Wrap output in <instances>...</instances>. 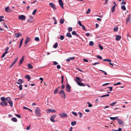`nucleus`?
<instances>
[{
	"mask_svg": "<svg viewBox=\"0 0 131 131\" xmlns=\"http://www.w3.org/2000/svg\"><path fill=\"white\" fill-rule=\"evenodd\" d=\"M76 124V122L75 121H74L72 122L71 123V125L73 126L75 125Z\"/></svg>",
	"mask_w": 131,
	"mask_h": 131,
	"instance_id": "72a5a7b5",
	"label": "nucleus"
},
{
	"mask_svg": "<svg viewBox=\"0 0 131 131\" xmlns=\"http://www.w3.org/2000/svg\"><path fill=\"white\" fill-rule=\"evenodd\" d=\"M76 78L77 80H78V81H79L81 82H82V80L81 79L78 77H76Z\"/></svg>",
	"mask_w": 131,
	"mask_h": 131,
	"instance_id": "2f4dec72",
	"label": "nucleus"
},
{
	"mask_svg": "<svg viewBox=\"0 0 131 131\" xmlns=\"http://www.w3.org/2000/svg\"><path fill=\"white\" fill-rule=\"evenodd\" d=\"M110 95L109 94H107L105 95H102L101 96H100V97H105L106 96H108Z\"/></svg>",
	"mask_w": 131,
	"mask_h": 131,
	"instance_id": "a19ab883",
	"label": "nucleus"
},
{
	"mask_svg": "<svg viewBox=\"0 0 131 131\" xmlns=\"http://www.w3.org/2000/svg\"><path fill=\"white\" fill-rule=\"evenodd\" d=\"M64 19H61L60 20V23L61 24H63L64 23Z\"/></svg>",
	"mask_w": 131,
	"mask_h": 131,
	"instance_id": "473e14b6",
	"label": "nucleus"
},
{
	"mask_svg": "<svg viewBox=\"0 0 131 131\" xmlns=\"http://www.w3.org/2000/svg\"><path fill=\"white\" fill-rule=\"evenodd\" d=\"M96 57L101 60H102V57L101 56L99 55L97 56Z\"/></svg>",
	"mask_w": 131,
	"mask_h": 131,
	"instance_id": "49530a36",
	"label": "nucleus"
},
{
	"mask_svg": "<svg viewBox=\"0 0 131 131\" xmlns=\"http://www.w3.org/2000/svg\"><path fill=\"white\" fill-rule=\"evenodd\" d=\"M58 46V43L57 42L53 46V47L56 48H57Z\"/></svg>",
	"mask_w": 131,
	"mask_h": 131,
	"instance_id": "7c9ffc66",
	"label": "nucleus"
},
{
	"mask_svg": "<svg viewBox=\"0 0 131 131\" xmlns=\"http://www.w3.org/2000/svg\"><path fill=\"white\" fill-rule=\"evenodd\" d=\"M23 39H24V38H22L21 40L20 41L19 45V48H20L21 47V46Z\"/></svg>",
	"mask_w": 131,
	"mask_h": 131,
	"instance_id": "a211bd4d",
	"label": "nucleus"
},
{
	"mask_svg": "<svg viewBox=\"0 0 131 131\" xmlns=\"http://www.w3.org/2000/svg\"><path fill=\"white\" fill-rule=\"evenodd\" d=\"M23 82L22 81V80L21 79H19L18 80V82H17L16 83L19 84H21Z\"/></svg>",
	"mask_w": 131,
	"mask_h": 131,
	"instance_id": "aec40b11",
	"label": "nucleus"
},
{
	"mask_svg": "<svg viewBox=\"0 0 131 131\" xmlns=\"http://www.w3.org/2000/svg\"><path fill=\"white\" fill-rule=\"evenodd\" d=\"M109 89H110V91H112V89L113 88L112 87H107Z\"/></svg>",
	"mask_w": 131,
	"mask_h": 131,
	"instance_id": "774afa93",
	"label": "nucleus"
},
{
	"mask_svg": "<svg viewBox=\"0 0 131 131\" xmlns=\"http://www.w3.org/2000/svg\"><path fill=\"white\" fill-rule=\"evenodd\" d=\"M81 26L82 27V29H83V30L85 31H86V29L84 26H83V25H82Z\"/></svg>",
	"mask_w": 131,
	"mask_h": 131,
	"instance_id": "864d4df0",
	"label": "nucleus"
},
{
	"mask_svg": "<svg viewBox=\"0 0 131 131\" xmlns=\"http://www.w3.org/2000/svg\"><path fill=\"white\" fill-rule=\"evenodd\" d=\"M117 103L116 102H114L112 103L111 104V105L112 106H113L114 105H115Z\"/></svg>",
	"mask_w": 131,
	"mask_h": 131,
	"instance_id": "0e129e2a",
	"label": "nucleus"
},
{
	"mask_svg": "<svg viewBox=\"0 0 131 131\" xmlns=\"http://www.w3.org/2000/svg\"><path fill=\"white\" fill-rule=\"evenodd\" d=\"M59 4L61 6H62L63 5V4L62 0H59Z\"/></svg>",
	"mask_w": 131,
	"mask_h": 131,
	"instance_id": "412c9836",
	"label": "nucleus"
},
{
	"mask_svg": "<svg viewBox=\"0 0 131 131\" xmlns=\"http://www.w3.org/2000/svg\"><path fill=\"white\" fill-rule=\"evenodd\" d=\"M100 63L99 62H96L94 63V64H92L93 66H95L97 64H99Z\"/></svg>",
	"mask_w": 131,
	"mask_h": 131,
	"instance_id": "bf43d9fd",
	"label": "nucleus"
},
{
	"mask_svg": "<svg viewBox=\"0 0 131 131\" xmlns=\"http://www.w3.org/2000/svg\"><path fill=\"white\" fill-rule=\"evenodd\" d=\"M18 59V57H17L16 58L15 60H14V61L12 63H13V64L14 65L15 64V63L16 62V61H17Z\"/></svg>",
	"mask_w": 131,
	"mask_h": 131,
	"instance_id": "393cba45",
	"label": "nucleus"
},
{
	"mask_svg": "<svg viewBox=\"0 0 131 131\" xmlns=\"http://www.w3.org/2000/svg\"><path fill=\"white\" fill-rule=\"evenodd\" d=\"M6 52H4V53H3L1 57V58H3L5 56V54H6Z\"/></svg>",
	"mask_w": 131,
	"mask_h": 131,
	"instance_id": "338daca9",
	"label": "nucleus"
},
{
	"mask_svg": "<svg viewBox=\"0 0 131 131\" xmlns=\"http://www.w3.org/2000/svg\"><path fill=\"white\" fill-rule=\"evenodd\" d=\"M130 16L128 17L127 18V19H126V23L128 22H129L130 21Z\"/></svg>",
	"mask_w": 131,
	"mask_h": 131,
	"instance_id": "4c0bfd02",
	"label": "nucleus"
},
{
	"mask_svg": "<svg viewBox=\"0 0 131 131\" xmlns=\"http://www.w3.org/2000/svg\"><path fill=\"white\" fill-rule=\"evenodd\" d=\"M72 30V28L71 27H69L68 28V30L69 32L71 31Z\"/></svg>",
	"mask_w": 131,
	"mask_h": 131,
	"instance_id": "a18cd8bd",
	"label": "nucleus"
},
{
	"mask_svg": "<svg viewBox=\"0 0 131 131\" xmlns=\"http://www.w3.org/2000/svg\"><path fill=\"white\" fill-rule=\"evenodd\" d=\"M25 78L28 79V81H29L31 79L29 75H26L25 76Z\"/></svg>",
	"mask_w": 131,
	"mask_h": 131,
	"instance_id": "4be33fe9",
	"label": "nucleus"
},
{
	"mask_svg": "<svg viewBox=\"0 0 131 131\" xmlns=\"http://www.w3.org/2000/svg\"><path fill=\"white\" fill-rule=\"evenodd\" d=\"M28 68L30 69H33V66L31 64H28L27 65Z\"/></svg>",
	"mask_w": 131,
	"mask_h": 131,
	"instance_id": "dca6fc26",
	"label": "nucleus"
},
{
	"mask_svg": "<svg viewBox=\"0 0 131 131\" xmlns=\"http://www.w3.org/2000/svg\"><path fill=\"white\" fill-rule=\"evenodd\" d=\"M7 103L5 101L2 102L0 103V105L2 106H5L7 105Z\"/></svg>",
	"mask_w": 131,
	"mask_h": 131,
	"instance_id": "1a4fd4ad",
	"label": "nucleus"
},
{
	"mask_svg": "<svg viewBox=\"0 0 131 131\" xmlns=\"http://www.w3.org/2000/svg\"><path fill=\"white\" fill-rule=\"evenodd\" d=\"M71 87L69 84H67L66 87V90L67 92H70Z\"/></svg>",
	"mask_w": 131,
	"mask_h": 131,
	"instance_id": "423d86ee",
	"label": "nucleus"
},
{
	"mask_svg": "<svg viewBox=\"0 0 131 131\" xmlns=\"http://www.w3.org/2000/svg\"><path fill=\"white\" fill-rule=\"evenodd\" d=\"M30 38H29L28 37H27L25 41V43H28V42H30Z\"/></svg>",
	"mask_w": 131,
	"mask_h": 131,
	"instance_id": "f8f14e48",
	"label": "nucleus"
},
{
	"mask_svg": "<svg viewBox=\"0 0 131 131\" xmlns=\"http://www.w3.org/2000/svg\"><path fill=\"white\" fill-rule=\"evenodd\" d=\"M15 116H17V117H18V118H21V116L20 115H18V114H16V115H15Z\"/></svg>",
	"mask_w": 131,
	"mask_h": 131,
	"instance_id": "69168bd1",
	"label": "nucleus"
},
{
	"mask_svg": "<svg viewBox=\"0 0 131 131\" xmlns=\"http://www.w3.org/2000/svg\"><path fill=\"white\" fill-rule=\"evenodd\" d=\"M122 130L121 128L119 127L118 128V130H116L115 129H113V131H121V130Z\"/></svg>",
	"mask_w": 131,
	"mask_h": 131,
	"instance_id": "09e8293b",
	"label": "nucleus"
},
{
	"mask_svg": "<svg viewBox=\"0 0 131 131\" xmlns=\"http://www.w3.org/2000/svg\"><path fill=\"white\" fill-rule=\"evenodd\" d=\"M18 18L20 20H24L26 19V17L24 15H20L19 16Z\"/></svg>",
	"mask_w": 131,
	"mask_h": 131,
	"instance_id": "39448f33",
	"label": "nucleus"
},
{
	"mask_svg": "<svg viewBox=\"0 0 131 131\" xmlns=\"http://www.w3.org/2000/svg\"><path fill=\"white\" fill-rule=\"evenodd\" d=\"M121 36L119 35H117L116 36L115 38V39L117 41L121 39Z\"/></svg>",
	"mask_w": 131,
	"mask_h": 131,
	"instance_id": "ddd939ff",
	"label": "nucleus"
},
{
	"mask_svg": "<svg viewBox=\"0 0 131 131\" xmlns=\"http://www.w3.org/2000/svg\"><path fill=\"white\" fill-rule=\"evenodd\" d=\"M121 9L124 10H126V7L125 6L123 5L121 6Z\"/></svg>",
	"mask_w": 131,
	"mask_h": 131,
	"instance_id": "f704fd0d",
	"label": "nucleus"
},
{
	"mask_svg": "<svg viewBox=\"0 0 131 131\" xmlns=\"http://www.w3.org/2000/svg\"><path fill=\"white\" fill-rule=\"evenodd\" d=\"M72 113L73 115H75V116H77L78 115V114H77V113L75 112H72Z\"/></svg>",
	"mask_w": 131,
	"mask_h": 131,
	"instance_id": "680f3d73",
	"label": "nucleus"
},
{
	"mask_svg": "<svg viewBox=\"0 0 131 131\" xmlns=\"http://www.w3.org/2000/svg\"><path fill=\"white\" fill-rule=\"evenodd\" d=\"M64 38V36L63 35H61L60 36V37L59 38V39H61V40H63V39Z\"/></svg>",
	"mask_w": 131,
	"mask_h": 131,
	"instance_id": "79ce46f5",
	"label": "nucleus"
},
{
	"mask_svg": "<svg viewBox=\"0 0 131 131\" xmlns=\"http://www.w3.org/2000/svg\"><path fill=\"white\" fill-rule=\"evenodd\" d=\"M37 12V10L36 9H35L34 11H33V12L32 13V14L34 15L36 14V13Z\"/></svg>",
	"mask_w": 131,
	"mask_h": 131,
	"instance_id": "c03bdc74",
	"label": "nucleus"
},
{
	"mask_svg": "<svg viewBox=\"0 0 131 131\" xmlns=\"http://www.w3.org/2000/svg\"><path fill=\"white\" fill-rule=\"evenodd\" d=\"M118 28L117 26L114 28L113 30L115 31H118Z\"/></svg>",
	"mask_w": 131,
	"mask_h": 131,
	"instance_id": "bb28decb",
	"label": "nucleus"
},
{
	"mask_svg": "<svg viewBox=\"0 0 131 131\" xmlns=\"http://www.w3.org/2000/svg\"><path fill=\"white\" fill-rule=\"evenodd\" d=\"M110 118L113 121L115 120V119H116L117 120L119 118H118V117H110Z\"/></svg>",
	"mask_w": 131,
	"mask_h": 131,
	"instance_id": "6ab92c4d",
	"label": "nucleus"
},
{
	"mask_svg": "<svg viewBox=\"0 0 131 131\" xmlns=\"http://www.w3.org/2000/svg\"><path fill=\"white\" fill-rule=\"evenodd\" d=\"M27 21L28 22L31 23L33 21V19L32 18H30Z\"/></svg>",
	"mask_w": 131,
	"mask_h": 131,
	"instance_id": "c9c22d12",
	"label": "nucleus"
},
{
	"mask_svg": "<svg viewBox=\"0 0 131 131\" xmlns=\"http://www.w3.org/2000/svg\"><path fill=\"white\" fill-rule=\"evenodd\" d=\"M58 92V88H56L54 91V94H56Z\"/></svg>",
	"mask_w": 131,
	"mask_h": 131,
	"instance_id": "58836bf2",
	"label": "nucleus"
},
{
	"mask_svg": "<svg viewBox=\"0 0 131 131\" xmlns=\"http://www.w3.org/2000/svg\"><path fill=\"white\" fill-rule=\"evenodd\" d=\"M66 36L70 38L72 37V36L70 32H68L66 34Z\"/></svg>",
	"mask_w": 131,
	"mask_h": 131,
	"instance_id": "b1692460",
	"label": "nucleus"
},
{
	"mask_svg": "<svg viewBox=\"0 0 131 131\" xmlns=\"http://www.w3.org/2000/svg\"><path fill=\"white\" fill-rule=\"evenodd\" d=\"M75 57H70L68 58L66 60L68 62H69L71 60L74 59H75Z\"/></svg>",
	"mask_w": 131,
	"mask_h": 131,
	"instance_id": "2eb2a0df",
	"label": "nucleus"
},
{
	"mask_svg": "<svg viewBox=\"0 0 131 131\" xmlns=\"http://www.w3.org/2000/svg\"><path fill=\"white\" fill-rule=\"evenodd\" d=\"M56 116V115L55 114H54L50 118V120L52 122H54L55 121L54 120V118Z\"/></svg>",
	"mask_w": 131,
	"mask_h": 131,
	"instance_id": "6e6552de",
	"label": "nucleus"
},
{
	"mask_svg": "<svg viewBox=\"0 0 131 131\" xmlns=\"http://www.w3.org/2000/svg\"><path fill=\"white\" fill-rule=\"evenodd\" d=\"M65 85L64 84H62L61 85V89H63L64 88Z\"/></svg>",
	"mask_w": 131,
	"mask_h": 131,
	"instance_id": "4d7b16f0",
	"label": "nucleus"
},
{
	"mask_svg": "<svg viewBox=\"0 0 131 131\" xmlns=\"http://www.w3.org/2000/svg\"><path fill=\"white\" fill-rule=\"evenodd\" d=\"M59 115L61 117H68V115L64 113H63L60 114Z\"/></svg>",
	"mask_w": 131,
	"mask_h": 131,
	"instance_id": "0eeeda50",
	"label": "nucleus"
},
{
	"mask_svg": "<svg viewBox=\"0 0 131 131\" xmlns=\"http://www.w3.org/2000/svg\"><path fill=\"white\" fill-rule=\"evenodd\" d=\"M94 45V43L93 41H90L89 42V45L91 46H93Z\"/></svg>",
	"mask_w": 131,
	"mask_h": 131,
	"instance_id": "e433bc0d",
	"label": "nucleus"
},
{
	"mask_svg": "<svg viewBox=\"0 0 131 131\" xmlns=\"http://www.w3.org/2000/svg\"><path fill=\"white\" fill-rule=\"evenodd\" d=\"M99 46L101 50H102L103 49V48L102 46L100 44H99Z\"/></svg>",
	"mask_w": 131,
	"mask_h": 131,
	"instance_id": "5fc2aeb1",
	"label": "nucleus"
},
{
	"mask_svg": "<svg viewBox=\"0 0 131 131\" xmlns=\"http://www.w3.org/2000/svg\"><path fill=\"white\" fill-rule=\"evenodd\" d=\"M15 37L17 38L18 37L20 36H21V34L20 32H19L18 33H15Z\"/></svg>",
	"mask_w": 131,
	"mask_h": 131,
	"instance_id": "f3484780",
	"label": "nucleus"
},
{
	"mask_svg": "<svg viewBox=\"0 0 131 131\" xmlns=\"http://www.w3.org/2000/svg\"><path fill=\"white\" fill-rule=\"evenodd\" d=\"M35 40L36 41H38L39 40V39L38 37H37L35 38Z\"/></svg>",
	"mask_w": 131,
	"mask_h": 131,
	"instance_id": "603ef678",
	"label": "nucleus"
},
{
	"mask_svg": "<svg viewBox=\"0 0 131 131\" xmlns=\"http://www.w3.org/2000/svg\"><path fill=\"white\" fill-rule=\"evenodd\" d=\"M9 48L8 47H6L5 50V52H6V53H8V50Z\"/></svg>",
	"mask_w": 131,
	"mask_h": 131,
	"instance_id": "de8ad7c7",
	"label": "nucleus"
},
{
	"mask_svg": "<svg viewBox=\"0 0 131 131\" xmlns=\"http://www.w3.org/2000/svg\"><path fill=\"white\" fill-rule=\"evenodd\" d=\"M46 111L47 113H49L50 112L55 113L56 112V111L55 110L51 109L46 110Z\"/></svg>",
	"mask_w": 131,
	"mask_h": 131,
	"instance_id": "20e7f679",
	"label": "nucleus"
},
{
	"mask_svg": "<svg viewBox=\"0 0 131 131\" xmlns=\"http://www.w3.org/2000/svg\"><path fill=\"white\" fill-rule=\"evenodd\" d=\"M39 111L40 109L38 107L36 108L35 109V113L37 117H40L41 115V114L39 112Z\"/></svg>",
	"mask_w": 131,
	"mask_h": 131,
	"instance_id": "f03ea898",
	"label": "nucleus"
},
{
	"mask_svg": "<svg viewBox=\"0 0 131 131\" xmlns=\"http://www.w3.org/2000/svg\"><path fill=\"white\" fill-rule=\"evenodd\" d=\"M103 61H108L110 62H111V60L110 59H104L103 60Z\"/></svg>",
	"mask_w": 131,
	"mask_h": 131,
	"instance_id": "c756f323",
	"label": "nucleus"
},
{
	"mask_svg": "<svg viewBox=\"0 0 131 131\" xmlns=\"http://www.w3.org/2000/svg\"><path fill=\"white\" fill-rule=\"evenodd\" d=\"M115 5H114L112 7V12H114L115 10Z\"/></svg>",
	"mask_w": 131,
	"mask_h": 131,
	"instance_id": "c85d7f7f",
	"label": "nucleus"
},
{
	"mask_svg": "<svg viewBox=\"0 0 131 131\" xmlns=\"http://www.w3.org/2000/svg\"><path fill=\"white\" fill-rule=\"evenodd\" d=\"M78 23L80 27L82 25L81 24V21H78Z\"/></svg>",
	"mask_w": 131,
	"mask_h": 131,
	"instance_id": "13d9d810",
	"label": "nucleus"
},
{
	"mask_svg": "<svg viewBox=\"0 0 131 131\" xmlns=\"http://www.w3.org/2000/svg\"><path fill=\"white\" fill-rule=\"evenodd\" d=\"M117 121L118 123L119 124H121L123 126H124L125 125V123L123 121V120H121V119L119 118L118 119Z\"/></svg>",
	"mask_w": 131,
	"mask_h": 131,
	"instance_id": "7ed1b4c3",
	"label": "nucleus"
},
{
	"mask_svg": "<svg viewBox=\"0 0 131 131\" xmlns=\"http://www.w3.org/2000/svg\"><path fill=\"white\" fill-rule=\"evenodd\" d=\"M49 4L50 6L53 8V9L55 10L57 9L56 7L55 6L54 4L53 3H49Z\"/></svg>",
	"mask_w": 131,
	"mask_h": 131,
	"instance_id": "9b49d317",
	"label": "nucleus"
},
{
	"mask_svg": "<svg viewBox=\"0 0 131 131\" xmlns=\"http://www.w3.org/2000/svg\"><path fill=\"white\" fill-rule=\"evenodd\" d=\"M11 99V98L10 97H6L5 99V100L7 102H8L10 101V100Z\"/></svg>",
	"mask_w": 131,
	"mask_h": 131,
	"instance_id": "a878e982",
	"label": "nucleus"
},
{
	"mask_svg": "<svg viewBox=\"0 0 131 131\" xmlns=\"http://www.w3.org/2000/svg\"><path fill=\"white\" fill-rule=\"evenodd\" d=\"M72 35H76L77 34V33H76V31H73L72 32Z\"/></svg>",
	"mask_w": 131,
	"mask_h": 131,
	"instance_id": "052dcab7",
	"label": "nucleus"
},
{
	"mask_svg": "<svg viewBox=\"0 0 131 131\" xmlns=\"http://www.w3.org/2000/svg\"><path fill=\"white\" fill-rule=\"evenodd\" d=\"M24 59V56H23L21 58V59H20V61H19V65H20L22 64V63L23 62Z\"/></svg>",
	"mask_w": 131,
	"mask_h": 131,
	"instance_id": "4468645a",
	"label": "nucleus"
},
{
	"mask_svg": "<svg viewBox=\"0 0 131 131\" xmlns=\"http://www.w3.org/2000/svg\"><path fill=\"white\" fill-rule=\"evenodd\" d=\"M1 99L2 101V102L4 101L5 100V97H1Z\"/></svg>",
	"mask_w": 131,
	"mask_h": 131,
	"instance_id": "37998d69",
	"label": "nucleus"
},
{
	"mask_svg": "<svg viewBox=\"0 0 131 131\" xmlns=\"http://www.w3.org/2000/svg\"><path fill=\"white\" fill-rule=\"evenodd\" d=\"M22 85H20L19 86V88L20 90H21L22 89Z\"/></svg>",
	"mask_w": 131,
	"mask_h": 131,
	"instance_id": "8fccbe9b",
	"label": "nucleus"
},
{
	"mask_svg": "<svg viewBox=\"0 0 131 131\" xmlns=\"http://www.w3.org/2000/svg\"><path fill=\"white\" fill-rule=\"evenodd\" d=\"M9 104L10 105V106L11 107H13V102L12 101H10L9 102H8Z\"/></svg>",
	"mask_w": 131,
	"mask_h": 131,
	"instance_id": "ea45409f",
	"label": "nucleus"
},
{
	"mask_svg": "<svg viewBox=\"0 0 131 131\" xmlns=\"http://www.w3.org/2000/svg\"><path fill=\"white\" fill-rule=\"evenodd\" d=\"M63 77H64V76L63 75H62L61 76L62 81H61V83L62 84H63Z\"/></svg>",
	"mask_w": 131,
	"mask_h": 131,
	"instance_id": "3c124183",
	"label": "nucleus"
},
{
	"mask_svg": "<svg viewBox=\"0 0 131 131\" xmlns=\"http://www.w3.org/2000/svg\"><path fill=\"white\" fill-rule=\"evenodd\" d=\"M75 81L77 82V84L79 86H85V85L84 84L80 83L77 80H76Z\"/></svg>",
	"mask_w": 131,
	"mask_h": 131,
	"instance_id": "9d476101",
	"label": "nucleus"
},
{
	"mask_svg": "<svg viewBox=\"0 0 131 131\" xmlns=\"http://www.w3.org/2000/svg\"><path fill=\"white\" fill-rule=\"evenodd\" d=\"M11 120L14 122H16L17 121V119L15 117H13L11 119Z\"/></svg>",
	"mask_w": 131,
	"mask_h": 131,
	"instance_id": "cd10ccee",
	"label": "nucleus"
},
{
	"mask_svg": "<svg viewBox=\"0 0 131 131\" xmlns=\"http://www.w3.org/2000/svg\"><path fill=\"white\" fill-rule=\"evenodd\" d=\"M79 114L80 115V117L81 118L82 116V113L79 112Z\"/></svg>",
	"mask_w": 131,
	"mask_h": 131,
	"instance_id": "e2e57ef3",
	"label": "nucleus"
},
{
	"mask_svg": "<svg viewBox=\"0 0 131 131\" xmlns=\"http://www.w3.org/2000/svg\"><path fill=\"white\" fill-rule=\"evenodd\" d=\"M59 94L61 96V97L64 99L66 98V95L65 93L63 90H60L59 92Z\"/></svg>",
	"mask_w": 131,
	"mask_h": 131,
	"instance_id": "f257e3e1",
	"label": "nucleus"
},
{
	"mask_svg": "<svg viewBox=\"0 0 131 131\" xmlns=\"http://www.w3.org/2000/svg\"><path fill=\"white\" fill-rule=\"evenodd\" d=\"M9 7H6L5 10L6 12L7 13H9L10 12V11L9 10Z\"/></svg>",
	"mask_w": 131,
	"mask_h": 131,
	"instance_id": "5701e85b",
	"label": "nucleus"
},
{
	"mask_svg": "<svg viewBox=\"0 0 131 131\" xmlns=\"http://www.w3.org/2000/svg\"><path fill=\"white\" fill-rule=\"evenodd\" d=\"M90 11H91L90 9V8H89L88 9V10H87V12L86 13V14H88L89 13H90Z\"/></svg>",
	"mask_w": 131,
	"mask_h": 131,
	"instance_id": "6e6d98bb",
	"label": "nucleus"
}]
</instances>
